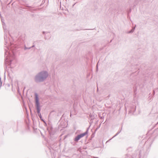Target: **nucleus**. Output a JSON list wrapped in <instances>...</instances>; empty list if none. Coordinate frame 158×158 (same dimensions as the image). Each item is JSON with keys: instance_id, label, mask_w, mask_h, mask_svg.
Here are the masks:
<instances>
[{"instance_id": "nucleus-2", "label": "nucleus", "mask_w": 158, "mask_h": 158, "mask_svg": "<svg viewBox=\"0 0 158 158\" xmlns=\"http://www.w3.org/2000/svg\"><path fill=\"white\" fill-rule=\"evenodd\" d=\"M86 133H85L81 134L80 135H78L77 136L75 139L74 140L76 141H77L78 140H79L80 138L82 137H84L86 135Z\"/></svg>"}, {"instance_id": "nucleus-1", "label": "nucleus", "mask_w": 158, "mask_h": 158, "mask_svg": "<svg viewBox=\"0 0 158 158\" xmlns=\"http://www.w3.org/2000/svg\"><path fill=\"white\" fill-rule=\"evenodd\" d=\"M48 74L46 72H43L40 73L36 77L37 81H41L45 79L48 76Z\"/></svg>"}, {"instance_id": "nucleus-3", "label": "nucleus", "mask_w": 158, "mask_h": 158, "mask_svg": "<svg viewBox=\"0 0 158 158\" xmlns=\"http://www.w3.org/2000/svg\"><path fill=\"white\" fill-rule=\"evenodd\" d=\"M40 112L39 110H38V113H39Z\"/></svg>"}]
</instances>
